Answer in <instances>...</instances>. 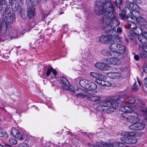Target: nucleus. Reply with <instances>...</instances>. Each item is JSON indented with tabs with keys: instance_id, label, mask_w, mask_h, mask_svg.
<instances>
[{
	"instance_id": "1",
	"label": "nucleus",
	"mask_w": 147,
	"mask_h": 147,
	"mask_svg": "<svg viewBox=\"0 0 147 147\" xmlns=\"http://www.w3.org/2000/svg\"><path fill=\"white\" fill-rule=\"evenodd\" d=\"M97 92L92 94H89L87 99L93 102H99L98 105L96 107L97 110L110 113L118 107L119 103L117 101L120 99L119 96L109 97L101 100V97L99 95H94Z\"/></svg>"
},
{
	"instance_id": "2",
	"label": "nucleus",
	"mask_w": 147,
	"mask_h": 147,
	"mask_svg": "<svg viewBox=\"0 0 147 147\" xmlns=\"http://www.w3.org/2000/svg\"><path fill=\"white\" fill-rule=\"evenodd\" d=\"M99 7L96 8L95 10L96 13L98 15H100L105 12V14L102 19L103 23L104 24L112 28L111 29H108L107 32H108L110 31L116 33L115 30V28L119 26L120 23L115 16L114 7L109 2Z\"/></svg>"
},
{
	"instance_id": "3",
	"label": "nucleus",
	"mask_w": 147,
	"mask_h": 147,
	"mask_svg": "<svg viewBox=\"0 0 147 147\" xmlns=\"http://www.w3.org/2000/svg\"><path fill=\"white\" fill-rule=\"evenodd\" d=\"M79 84L84 90H88V93L92 94L96 93V85L94 82L86 79H81L79 81Z\"/></svg>"
},
{
	"instance_id": "4",
	"label": "nucleus",
	"mask_w": 147,
	"mask_h": 147,
	"mask_svg": "<svg viewBox=\"0 0 147 147\" xmlns=\"http://www.w3.org/2000/svg\"><path fill=\"white\" fill-rule=\"evenodd\" d=\"M115 41L114 42L110 45L109 48L111 51L121 54H124L126 51V48L125 46L119 45L116 43Z\"/></svg>"
},
{
	"instance_id": "5",
	"label": "nucleus",
	"mask_w": 147,
	"mask_h": 147,
	"mask_svg": "<svg viewBox=\"0 0 147 147\" xmlns=\"http://www.w3.org/2000/svg\"><path fill=\"white\" fill-rule=\"evenodd\" d=\"M127 26H125V27L127 29L129 28V30L130 32L134 34H138L139 32H137L136 31V25L135 23V17H133L131 16L129 17L127 16Z\"/></svg>"
},
{
	"instance_id": "6",
	"label": "nucleus",
	"mask_w": 147,
	"mask_h": 147,
	"mask_svg": "<svg viewBox=\"0 0 147 147\" xmlns=\"http://www.w3.org/2000/svg\"><path fill=\"white\" fill-rule=\"evenodd\" d=\"M61 83L62 88L63 89L69 90L71 92H74L73 89L76 91L79 90L78 88H73L71 86L67 79L64 77H62L61 78Z\"/></svg>"
},
{
	"instance_id": "7",
	"label": "nucleus",
	"mask_w": 147,
	"mask_h": 147,
	"mask_svg": "<svg viewBox=\"0 0 147 147\" xmlns=\"http://www.w3.org/2000/svg\"><path fill=\"white\" fill-rule=\"evenodd\" d=\"M114 36L112 34H111L109 36L107 35H102L99 38L100 41L102 43L104 44H107L110 42V45L114 42Z\"/></svg>"
},
{
	"instance_id": "8",
	"label": "nucleus",
	"mask_w": 147,
	"mask_h": 147,
	"mask_svg": "<svg viewBox=\"0 0 147 147\" xmlns=\"http://www.w3.org/2000/svg\"><path fill=\"white\" fill-rule=\"evenodd\" d=\"M145 127L144 123H139L132 124L129 127L131 130L133 131H140L143 130Z\"/></svg>"
},
{
	"instance_id": "9",
	"label": "nucleus",
	"mask_w": 147,
	"mask_h": 147,
	"mask_svg": "<svg viewBox=\"0 0 147 147\" xmlns=\"http://www.w3.org/2000/svg\"><path fill=\"white\" fill-rule=\"evenodd\" d=\"M122 143L128 144H134L136 143L138 139L134 136L131 137H123L121 139Z\"/></svg>"
},
{
	"instance_id": "10",
	"label": "nucleus",
	"mask_w": 147,
	"mask_h": 147,
	"mask_svg": "<svg viewBox=\"0 0 147 147\" xmlns=\"http://www.w3.org/2000/svg\"><path fill=\"white\" fill-rule=\"evenodd\" d=\"M126 121L131 123L134 124L138 123L140 121L138 118V115L136 113L134 115L129 116L126 118Z\"/></svg>"
},
{
	"instance_id": "11",
	"label": "nucleus",
	"mask_w": 147,
	"mask_h": 147,
	"mask_svg": "<svg viewBox=\"0 0 147 147\" xmlns=\"http://www.w3.org/2000/svg\"><path fill=\"white\" fill-rule=\"evenodd\" d=\"M130 7L133 11L132 14L133 16H135V15L138 16L140 15V13L138 11L139 9L138 6L136 4L135 2L129 4Z\"/></svg>"
},
{
	"instance_id": "12",
	"label": "nucleus",
	"mask_w": 147,
	"mask_h": 147,
	"mask_svg": "<svg viewBox=\"0 0 147 147\" xmlns=\"http://www.w3.org/2000/svg\"><path fill=\"white\" fill-rule=\"evenodd\" d=\"M11 134L13 136L20 140H22L24 139L21 136L19 131L14 128H11Z\"/></svg>"
},
{
	"instance_id": "13",
	"label": "nucleus",
	"mask_w": 147,
	"mask_h": 147,
	"mask_svg": "<svg viewBox=\"0 0 147 147\" xmlns=\"http://www.w3.org/2000/svg\"><path fill=\"white\" fill-rule=\"evenodd\" d=\"M107 63L109 64H111L114 65H118L120 63V61L116 58H109L106 59Z\"/></svg>"
},
{
	"instance_id": "14",
	"label": "nucleus",
	"mask_w": 147,
	"mask_h": 147,
	"mask_svg": "<svg viewBox=\"0 0 147 147\" xmlns=\"http://www.w3.org/2000/svg\"><path fill=\"white\" fill-rule=\"evenodd\" d=\"M51 73H52L51 75V78L52 79L54 78L55 77L57 74V71L52 67H51L50 68H49L47 69L46 73V75L47 76L50 75Z\"/></svg>"
},
{
	"instance_id": "15",
	"label": "nucleus",
	"mask_w": 147,
	"mask_h": 147,
	"mask_svg": "<svg viewBox=\"0 0 147 147\" xmlns=\"http://www.w3.org/2000/svg\"><path fill=\"white\" fill-rule=\"evenodd\" d=\"M94 65L96 68L100 69L107 70L108 69V66L105 63L97 62Z\"/></svg>"
},
{
	"instance_id": "16",
	"label": "nucleus",
	"mask_w": 147,
	"mask_h": 147,
	"mask_svg": "<svg viewBox=\"0 0 147 147\" xmlns=\"http://www.w3.org/2000/svg\"><path fill=\"white\" fill-rule=\"evenodd\" d=\"M89 94L88 93V90H82L81 92L77 94L76 96L78 98H86L88 96Z\"/></svg>"
},
{
	"instance_id": "17",
	"label": "nucleus",
	"mask_w": 147,
	"mask_h": 147,
	"mask_svg": "<svg viewBox=\"0 0 147 147\" xmlns=\"http://www.w3.org/2000/svg\"><path fill=\"white\" fill-rule=\"evenodd\" d=\"M28 15L29 18H33L36 15L34 8L33 7H30L28 9Z\"/></svg>"
},
{
	"instance_id": "18",
	"label": "nucleus",
	"mask_w": 147,
	"mask_h": 147,
	"mask_svg": "<svg viewBox=\"0 0 147 147\" xmlns=\"http://www.w3.org/2000/svg\"><path fill=\"white\" fill-rule=\"evenodd\" d=\"M140 16V15L138 16L135 15L134 17L136 21L142 26L146 25L147 24L146 21L143 18Z\"/></svg>"
},
{
	"instance_id": "19",
	"label": "nucleus",
	"mask_w": 147,
	"mask_h": 147,
	"mask_svg": "<svg viewBox=\"0 0 147 147\" xmlns=\"http://www.w3.org/2000/svg\"><path fill=\"white\" fill-rule=\"evenodd\" d=\"M107 76L113 79H117L119 78L120 74L118 72H109L107 74Z\"/></svg>"
},
{
	"instance_id": "20",
	"label": "nucleus",
	"mask_w": 147,
	"mask_h": 147,
	"mask_svg": "<svg viewBox=\"0 0 147 147\" xmlns=\"http://www.w3.org/2000/svg\"><path fill=\"white\" fill-rule=\"evenodd\" d=\"M97 79L95 80V82L98 84L102 85L104 84V80L105 78V77L103 75L101 74L98 77Z\"/></svg>"
},
{
	"instance_id": "21",
	"label": "nucleus",
	"mask_w": 147,
	"mask_h": 147,
	"mask_svg": "<svg viewBox=\"0 0 147 147\" xmlns=\"http://www.w3.org/2000/svg\"><path fill=\"white\" fill-rule=\"evenodd\" d=\"M116 32V33H115V32L113 33L112 32H110V31H109L108 32H109V33H113V34H112L113 36H114V38H115L116 39H118L119 38V37L116 34L117 33H119L120 34L122 31V30L121 28L120 27H119L117 28V32L115 30H115Z\"/></svg>"
},
{
	"instance_id": "22",
	"label": "nucleus",
	"mask_w": 147,
	"mask_h": 147,
	"mask_svg": "<svg viewBox=\"0 0 147 147\" xmlns=\"http://www.w3.org/2000/svg\"><path fill=\"white\" fill-rule=\"evenodd\" d=\"M140 33L139 32V34ZM138 34V38L139 40L141 42L143 43H146L147 42V39L146 38V36H144L142 35L141 34Z\"/></svg>"
},
{
	"instance_id": "23",
	"label": "nucleus",
	"mask_w": 147,
	"mask_h": 147,
	"mask_svg": "<svg viewBox=\"0 0 147 147\" xmlns=\"http://www.w3.org/2000/svg\"><path fill=\"white\" fill-rule=\"evenodd\" d=\"M101 54L104 56H111L112 55L111 51L105 49H103L102 50Z\"/></svg>"
},
{
	"instance_id": "24",
	"label": "nucleus",
	"mask_w": 147,
	"mask_h": 147,
	"mask_svg": "<svg viewBox=\"0 0 147 147\" xmlns=\"http://www.w3.org/2000/svg\"><path fill=\"white\" fill-rule=\"evenodd\" d=\"M146 105L144 102L141 99H139L137 100V107L138 108H144Z\"/></svg>"
},
{
	"instance_id": "25",
	"label": "nucleus",
	"mask_w": 147,
	"mask_h": 147,
	"mask_svg": "<svg viewBox=\"0 0 147 147\" xmlns=\"http://www.w3.org/2000/svg\"><path fill=\"white\" fill-rule=\"evenodd\" d=\"M122 110L125 113H129L133 111V109L129 106H125L122 108Z\"/></svg>"
},
{
	"instance_id": "26",
	"label": "nucleus",
	"mask_w": 147,
	"mask_h": 147,
	"mask_svg": "<svg viewBox=\"0 0 147 147\" xmlns=\"http://www.w3.org/2000/svg\"><path fill=\"white\" fill-rule=\"evenodd\" d=\"M7 28V23L5 21H2L1 23L0 29L2 31L5 32Z\"/></svg>"
},
{
	"instance_id": "27",
	"label": "nucleus",
	"mask_w": 147,
	"mask_h": 147,
	"mask_svg": "<svg viewBox=\"0 0 147 147\" xmlns=\"http://www.w3.org/2000/svg\"><path fill=\"white\" fill-rule=\"evenodd\" d=\"M14 1H13L12 2L11 4V6L12 9L14 11H16L17 10L18 8V4L15 0H14Z\"/></svg>"
},
{
	"instance_id": "28",
	"label": "nucleus",
	"mask_w": 147,
	"mask_h": 147,
	"mask_svg": "<svg viewBox=\"0 0 147 147\" xmlns=\"http://www.w3.org/2000/svg\"><path fill=\"white\" fill-rule=\"evenodd\" d=\"M5 18L8 23H12L13 21V16L12 14L9 13L6 16Z\"/></svg>"
},
{
	"instance_id": "29",
	"label": "nucleus",
	"mask_w": 147,
	"mask_h": 147,
	"mask_svg": "<svg viewBox=\"0 0 147 147\" xmlns=\"http://www.w3.org/2000/svg\"><path fill=\"white\" fill-rule=\"evenodd\" d=\"M123 134L124 137L129 136V137H133L135 135L136 133L133 131H125L123 133Z\"/></svg>"
},
{
	"instance_id": "30",
	"label": "nucleus",
	"mask_w": 147,
	"mask_h": 147,
	"mask_svg": "<svg viewBox=\"0 0 147 147\" xmlns=\"http://www.w3.org/2000/svg\"><path fill=\"white\" fill-rule=\"evenodd\" d=\"M0 7L3 10H5L7 7L6 4V2L5 0H3L1 1L0 0Z\"/></svg>"
},
{
	"instance_id": "31",
	"label": "nucleus",
	"mask_w": 147,
	"mask_h": 147,
	"mask_svg": "<svg viewBox=\"0 0 147 147\" xmlns=\"http://www.w3.org/2000/svg\"><path fill=\"white\" fill-rule=\"evenodd\" d=\"M108 143H104V144H100V143L99 142H97L96 143V144L97 146H98V147H105V144H108ZM88 145L90 147H96V146L95 145H94L93 144H92L90 143H89L88 144Z\"/></svg>"
},
{
	"instance_id": "32",
	"label": "nucleus",
	"mask_w": 147,
	"mask_h": 147,
	"mask_svg": "<svg viewBox=\"0 0 147 147\" xmlns=\"http://www.w3.org/2000/svg\"><path fill=\"white\" fill-rule=\"evenodd\" d=\"M137 29H138V30H140L142 33L143 32H147V28L144 25L142 26L141 28H137Z\"/></svg>"
},
{
	"instance_id": "33",
	"label": "nucleus",
	"mask_w": 147,
	"mask_h": 147,
	"mask_svg": "<svg viewBox=\"0 0 147 147\" xmlns=\"http://www.w3.org/2000/svg\"><path fill=\"white\" fill-rule=\"evenodd\" d=\"M0 136L6 139L8 137V135L5 131H1L0 133Z\"/></svg>"
},
{
	"instance_id": "34",
	"label": "nucleus",
	"mask_w": 147,
	"mask_h": 147,
	"mask_svg": "<svg viewBox=\"0 0 147 147\" xmlns=\"http://www.w3.org/2000/svg\"><path fill=\"white\" fill-rule=\"evenodd\" d=\"M9 141V143L12 145H15L17 143V140L13 138H11L10 139Z\"/></svg>"
},
{
	"instance_id": "35",
	"label": "nucleus",
	"mask_w": 147,
	"mask_h": 147,
	"mask_svg": "<svg viewBox=\"0 0 147 147\" xmlns=\"http://www.w3.org/2000/svg\"><path fill=\"white\" fill-rule=\"evenodd\" d=\"M129 102L130 104H133L136 102V99L133 96H130L129 97Z\"/></svg>"
},
{
	"instance_id": "36",
	"label": "nucleus",
	"mask_w": 147,
	"mask_h": 147,
	"mask_svg": "<svg viewBox=\"0 0 147 147\" xmlns=\"http://www.w3.org/2000/svg\"><path fill=\"white\" fill-rule=\"evenodd\" d=\"M101 74H97L94 72H92L90 73V75L91 76L96 78H97Z\"/></svg>"
},
{
	"instance_id": "37",
	"label": "nucleus",
	"mask_w": 147,
	"mask_h": 147,
	"mask_svg": "<svg viewBox=\"0 0 147 147\" xmlns=\"http://www.w3.org/2000/svg\"><path fill=\"white\" fill-rule=\"evenodd\" d=\"M136 82L132 87V90L133 91H136L139 88L138 86L136 85Z\"/></svg>"
},
{
	"instance_id": "38",
	"label": "nucleus",
	"mask_w": 147,
	"mask_h": 147,
	"mask_svg": "<svg viewBox=\"0 0 147 147\" xmlns=\"http://www.w3.org/2000/svg\"><path fill=\"white\" fill-rule=\"evenodd\" d=\"M122 4V0H116L115 2V4L117 7L120 8L121 5Z\"/></svg>"
},
{
	"instance_id": "39",
	"label": "nucleus",
	"mask_w": 147,
	"mask_h": 147,
	"mask_svg": "<svg viewBox=\"0 0 147 147\" xmlns=\"http://www.w3.org/2000/svg\"><path fill=\"white\" fill-rule=\"evenodd\" d=\"M18 147H30L29 144L24 143H21L18 145Z\"/></svg>"
},
{
	"instance_id": "40",
	"label": "nucleus",
	"mask_w": 147,
	"mask_h": 147,
	"mask_svg": "<svg viewBox=\"0 0 147 147\" xmlns=\"http://www.w3.org/2000/svg\"><path fill=\"white\" fill-rule=\"evenodd\" d=\"M18 35L17 34L16 32H14L13 33L11 34L10 36L11 39L16 38L18 37Z\"/></svg>"
},
{
	"instance_id": "41",
	"label": "nucleus",
	"mask_w": 147,
	"mask_h": 147,
	"mask_svg": "<svg viewBox=\"0 0 147 147\" xmlns=\"http://www.w3.org/2000/svg\"><path fill=\"white\" fill-rule=\"evenodd\" d=\"M140 56L142 58L147 57V53L144 51V52L140 54Z\"/></svg>"
},
{
	"instance_id": "42",
	"label": "nucleus",
	"mask_w": 147,
	"mask_h": 147,
	"mask_svg": "<svg viewBox=\"0 0 147 147\" xmlns=\"http://www.w3.org/2000/svg\"><path fill=\"white\" fill-rule=\"evenodd\" d=\"M119 16L121 18H122L123 20H125L126 18V15L123 13H119Z\"/></svg>"
},
{
	"instance_id": "43",
	"label": "nucleus",
	"mask_w": 147,
	"mask_h": 147,
	"mask_svg": "<svg viewBox=\"0 0 147 147\" xmlns=\"http://www.w3.org/2000/svg\"><path fill=\"white\" fill-rule=\"evenodd\" d=\"M104 84H102L103 86H109L111 85V83L107 81H105L104 80Z\"/></svg>"
},
{
	"instance_id": "44",
	"label": "nucleus",
	"mask_w": 147,
	"mask_h": 147,
	"mask_svg": "<svg viewBox=\"0 0 147 147\" xmlns=\"http://www.w3.org/2000/svg\"><path fill=\"white\" fill-rule=\"evenodd\" d=\"M144 85L147 88V78H145L144 79Z\"/></svg>"
},
{
	"instance_id": "45",
	"label": "nucleus",
	"mask_w": 147,
	"mask_h": 147,
	"mask_svg": "<svg viewBox=\"0 0 147 147\" xmlns=\"http://www.w3.org/2000/svg\"><path fill=\"white\" fill-rule=\"evenodd\" d=\"M142 49L144 51L147 53V45L146 46H144L143 47Z\"/></svg>"
},
{
	"instance_id": "46",
	"label": "nucleus",
	"mask_w": 147,
	"mask_h": 147,
	"mask_svg": "<svg viewBox=\"0 0 147 147\" xmlns=\"http://www.w3.org/2000/svg\"><path fill=\"white\" fill-rule=\"evenodd\" d=\"M143 70L147 74V65H145L144 66Z\"/></svg>"
},
{
	"instance_id": "47",
	"label": "nucleus",
	"mask_w": 147,
	"mask_h": 147,
	"mask_svg": "<svg viewBox=\"0 0 147 147\" xmlns=\"http://www.w3.org/2000/svg\"><path fill=\"white\" fill-rule=\"evenodd\" d=\"M134 58L137 61H138L139 59V57L138 55H135L134 56Z\"/></svg>"
},
{
	"instance_id": "48",
	"label": "nucleus",
	"mask_w": 147,
	"mask_h": 147,
	"mask_svg": "<svg viewBox=\"0 0 147 147\" xmlns=\"http://www.w3.org/2000/svg\"><path fill=\"white\" fill-rule=\"evenodd\" d=\"M142 34L144 36H146V38L147 39V32H143Z\"/></svg>"
},
{
	"instance_id": "49",
	"label": "nucleus",
	"mask_w": 147,
	"mask_h": 147,
	"mask_svg": "<svg viewBox=\"0 0 147 147\" xmlns=\"http://www.w3.org/2000/svg\"><path fill=\"white\" fill-rule=\"evenodd\" d=\"M129 4L134 2V0H127Z\"/></svg>"
},
{
	"instance_id": "50",
	"label": "nucleus",
	"mask_w": 147,
	"mask_h": 147,
	"mask_svg": "<svg viewBox=\"0 0 147 147\" xmlns=\"http://www.w3.org/2000/svg\"><path fill=\"white\" fill-rule=\"evenodd\" d=\"M141 111L142 112L146 113H147V108L145 110H142Z\"/></svg>"
},
{
	"instance_id": "51",
	"label": "nucleus",
	"mask_w": 147,
	"mask_h": 147,
	"mask_svg": "<svg viewBox=\"0 0 147 147\" xmlns=\"http://www.w3.org/2000/svg\"><path fill=\"white\" fill-rule=\"evenodd\" d=\"M21 16L22 18L24 19H25L26 18V16H23L22 14H21Z\"/></svg>"
},
{
	"instance_id": "52",
	"label": "nucleus",
	"mask_w": 147,
	"mask_h": 147,
	"mask_svg": "<svg viewBox=\"0 0 147 147\" xmlns=\"http://www.w3.org/2000/svg\"><path fill=\"white\" fill-rule=\"evenodd\" d=\"M27 0H20L22 3L24 2H26L27 1Z\"/></svg>"
},
{
	"instance_id": "53",
	"label": "nucleus",
	"mask_w": 147,
	"mask_h": 147,
	"mask_svg": "<svg viewBox=\"0 0 147 147\" xmlns=\"http://www.w3.org/2000/svg\"><path fill=\"white\" fill-rule=\"evenodd\" d=\"M138 83L139 84L140 86L141 85V83L139 81V80H138Z\"/></svg>"
},
{
	"instance_id": "54",
	"label": "nucleus",
	"mask_w": 147,
	"mask_h": 147,
	"mask_svg": "<svg viewBox=\"0 0 147 147\" xmlns=\"http://www.w3.org/2000/svg\"><path fill=\"white\" fill-rule=\"evenodd\" d=\"M1 127H0V133L1 131Z\"/></svg>"
},
{
	"instance_id": "55",
	"label": "nucleus",
	"mask_w": 147,
	"mask_h": 147,
	"mask_svg": "<svg viewBox=\"0 0 147 147\" xmlns=\"http://www.w3.org/2000/svg\"><path fill=\"white\" fill-rule=\"evenodd\" d=\"M63 13L62 12H61L60 13H59V14H62Z\"/></svg>"
},
{
	"instance_id": "56",
	"label": "nucleus",
	"mask_w": 147,
	"mask_h": 147,
	"mask_svg": "<svg viewBox=\"0 0 147 147\" xmlns=\"http://www.w3.org/2000/svg\"><path fill=\"white\" fill-rule=\"evenodd\" d=\"M146 119L147 120V117H146Z\"/></svg>"
},
{
	"instance_id": "57",
	"label": "nucleus",
	"mask_w": 147,
	"mask_h": 147,
	"mask_svg": "<svg viewBox=\"0 0 147 147\" xmlns=\"http://www.w3.org/2000/svg\"><path fill=\"white\" fill-rule=\"evenodd\" d=\"M44 18H45V17L43 18V19H42V20H44Z\"/></svg>"
},
{
	"instance_id": "58",
	"label": "nucleus",
	"mask_w": 147,
	"mask_h": 147,
	"mask_svg": "<svg viewBox=\"0 0 147 147\" xmlns=\"http://www.w3.org/2000/svg\"><path fill=\"white\" fill-rule=\"evenodd\" d=\"M0 121H1V119H0Z\"/></svg>"
}]
</instances>
